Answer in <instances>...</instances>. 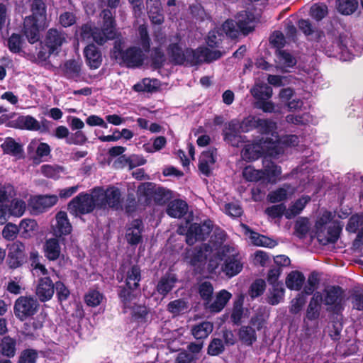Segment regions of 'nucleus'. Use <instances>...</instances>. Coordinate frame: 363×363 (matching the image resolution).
I'll list each match as a JSON object with an SVG mask.
<instances>
[{
    "mask_svg": "<svg viewBox=\"0 0 363 363\" xmlns=\"http://www.w3.org/2000/svg\"><path fill=\"white\" fill-rule=\"evenodd\" d=\"M104 296L99 291L93 289L89 290L84 296L85 303L90 307H96L100 305Z\"/></svg>",
    "mask_w": 363,
    "mask_h": 363,
    "instance_id": "680f3d73",
    "label": "nucleus"
},
{
    "mask_svg": "<svg viewBox=\"0 0 363 363\" xmlns=\"http://www.w3.org/2000/svg\"><path fill=\"white\" fill-rule=\"evenodd\" d=\"M40 304L37 298L33 296H21L14 303L13 313L21 321L33 317L38 311Z\"/></svg>",
    "mask_w": 363,
    "mask_h": 363,
    "instance_id": "1a4fd4ad",
    "label": "nucleus"
},
{
    "mask_svg": "<svg viewBox=\"0 0 363 363\" xmlns=\"http://www.w3.org/2000/svg\"><path fill=\"white\" fill-rule=\"evenodd\" d=\"M57 201L56 195H38L30 199L29 206L35 213H41L54 206Z\"/></svg>",
    "mask_w": 363,
    "mask_h": 363,
    "instance_id": "a211bd4d",
    "label": "nucleus"
},
{
    "mask_svg": "<svg viewBox=\"0 0 363 363\" xmlns=\"http://www.w3.org/2000/svg\"><path fill=\"white\" fill-rule=\"evenodd\" d=\"M263 172L269 181H276L281 174V168L272 161H264Z\"/></svg>",
    "mask_w": 363,
    "mask_h": 363,
    "instance_id": "a18cd8bd",
    "label": "nucleus"
},
{
    "mask_svg": "<svg viewBox=\"0 0 363 363\" xmlns=\"http://www.w3.org/2000/svg\"><path fill=\"white\" fill-rule=\"evenodd\" d=\"M7 261L11 269H16L26 262L25 245L22 242L16 241L12 244L9 248Z\"/></svg>",
    "mask_w": 363,
    "mask_h": 363,
    "instance_id": "dca6fc26",
    "label": "nucleus"
},
{
    "mask_svg": "<svg viewBox=\"0 0 363 363\" xmlns=\"http://www.w3.org/2000/svg\"><path fill=\"white\" fill-rule=\"evenodd\" d=\"M143 223L140 219H134L130 227L128 228L125 233V238L128 243L132 246L137 245L143 242L142 233L143 231Z\"/></svg>",
    "mask_w": 363,
    "mask_h": 363,
    "instance_id": "b1692460",
    "label": "nucleus"
},
{
    "mask_svg": "<svg viewBox=\"0 0 363 363\" xmlns=\"http://www.w3.org/2000/svg\"><path fill=\"white\" fill-rule=\"evenodd\" d=\"M345 291L338 286H330L324 290L323 303L326 306H333L335 309L341 307L344 298Z\"/></svg>",
    "mask_w": 363,
    "mask_h": 363,
    "instance_id": "6ab92c4d",
    "label": "nucleus"
},
{
    "mask_svg": "<svg viewBox=\"0 0 363 363\" xmlns=\"http://www.w3.org/2000/svg\"><path fill=\"white\" fill-rule=\"evenodd\" d=\"M148 16L153 24L161 25L164 20L161 2L160 0H147Z\"/></svg>",
    "mask_w": 363,
    "mask_h": 363,
    "instance_id": "393cba45",
    "label": "nucleus"
},
{
    "mask_svg": "<svg viewBox=\"0 0 363 363\" xmlns=\"http://www.w3.org/2000/svg\"><path fill=\"white\" fill-rule=\"evenodd\" d=\"M280 153L276 142L271 138H261L248 141L241 151V156L246 162H252L265 156L275 157Z\"/></svg>",
    "mask_w": 363,
    "mask_h": 363,
    "instance_id": "7ed1b4c3",
    "label": "nucleus"
},
{
    "mask_svg": "<svg viewBox=\"0 0 363 363\" xmlns=\"http://www.w3.org/2000/svg\"><path fill=\"white\" fill-rule=\"evenodd\" d=\"M202 47L194 50L186 48L185 63L191 66H196L202 63Z\"/></svg>",
    "mask_w": 363,
    "mask_h": 363,
    "instance_id": "37998d69",
    "label": "nucleus"
},
{
    "mask_svg": "<svg viewBox=\"0 0 363 363\" xmlns=\"http://www.w3.org/2000/svg\"><path fill=\"white\" fill-rule=\"evenodd\" d=\"M239 340L242 343L251 346L257 341L256 330L250 325H242L238 330Z\"/></svg>",
    "mask_w": 363,
    "mask_h": 363,
    "instance_id": "ea45409f",
    "label": "nucleus"
},
{
    "mask_svg": "<svg viewBox=\"0 0 363 363\" xmlns=\"http://www.w3.org/2000/svg\"><path fill=\"white\" fill-rule=\"evenodd\" d=\"M213 291L214 289L211 282L204 281L198 284L197 292L200 298L203 301L205 308L212 301Z\"/></svg>",
    "mask_w": 363,
    "mask_h": 363,
    "instance_id": "c9c22d12",
    "label": "nucleus"
},
{
    "mask_svg": "<svg viewBox=\"0 0 363 363\" xmlns=\"http://www.w3.org/2000/svg\"><path fill=\"white\" fill-rule=\"evenodd\" d=\"M232 297V294L225 289L220 290L216 296L214 301H211L206 307L211 312L219 313L225 306Z\"/></svg>",
    "mask_w": 363,
    "mask_h": 363,
    "instance_id": "c756f323",
    "label": "nucleus"
},
{
    "mask_svg": "<svg viewBox=\"0 0 363 363\" xmlns=\"http://www.w3.org/2000/svg\"><path fill=\"white\" fill-rule=\"evenodd\" d=\"M223 33L232 39L238 38L240 32L236 26L235 21L227 19L222 25Z\"/></svg>",
    "mask_w": 363,
    "mask_h": 363,
    "instance_id": "052dcab7",
    "label": "nucleus"
},
{
    "mask_svg": "<svg viewBox=\"0 0 363 363\" xmlns=\"http://www.w3.org/2000/svg\"><path fill=\"white\" fill-rule=\"evenodd\" d=\"M19 230H21L22 236L24 238L30 237V233L34 232L38 228V223L34 219H23L18 226Z\"/></svg>",
    "mask_w": 363,
    "mask_h": 363,
    "instance_id": "0e129e2a",
    "label": "nucleus"
},
{
    "mask_svg": "<svg viewBox=\"0 0 363 363\" xmlns=\"http://www.w3.org/2000/svg\"><path fill=\"white\" fill-rule=\"evenodd\" d=\"M157 186L152 182H144L141 183L137 190V195L139 199L144 198V203L150 204L155 194V189Z\"/></svg>",
    "mask_w": 363,
    "mask_h": 363,
    "instance_id": "f704fd0d",
    "label": "nucleus"
},
{
    "mask_svg": "<svg viewBox=\"0 0 363 363\" xmlns=\"http://www.w3.org/2000/svg\"><path fill=\"white\" fill-rule=\"evenodd\" d=\"M1 148L4 154L18 158H21L24 153L23 145L11 137L6 138L4 142L1 145Z\"/></svg>",
    "mask_w": 363,
    "mask_h": 363,
    "instance_id": "c85d7f7f",
    "label": "nucleus"
},
{
    "mask_svg": "<svg viewBox=\"0 0 363 363\" xmlns=\"http://www.w3.org/2000/svg\"><path fill=\"white\" fill-rule=\"evenodd\" d=\"M225 345L220 338H213L209 343L207 353L211 356H218L223 352Z\"/></svg>",
    "mask_w": 363,
    "mask_h": 363,
    "instance_id": "774afa93",
    "label": "nucleus"
},
{
    "mask_svg": "<svg viewBox=\"0 0 363 363\" xmlns=\"http://www.w3.org/2000/svg\"><path fill=\"white\" fill-rule=\"evenodd\" d=\"M97 203L95 194L81 192L69 202L67 209L72 215L75 216L85 215L93 212L95 208H98Z\"/></svg>",
    "mask_w": 363,
    "mask_h": 363,
    "instance_id": "6e6552de",
    "label": "nucleus"
},
{
    "mask_svg": "<svg viewBox=\"0 0 363 363\" xmlns=\"http://www.w3.org/2000/svg\"><path fill=\"white\" fill-rule=\"evenodd\" d=\"M213 324L208 321H203L199 324L195 325L191 329V333L197 340H202L208 336L213 331Z\"/></svg>",
    "mask_w": 363,
    "mask_h": 363,
    "instance_id": "79ce46f5",
    "label": "nucleus"
},
{
    "mask_svg": "<svg viewBox=\"0 0 363 363\" xmlns=\"http://www.w3.org/2000/svg\"><path fill=\"white\" fill-rule=\"evenodd\" d=\"M137 288H133L126 284L120 285L117 288V294L121 304V307L124 311L131 308L134 304V301L137 298L135 291Z\"/></svg>",
    "mask_w": 363,
    "mask_h": 363,
    "instance_id": "412c9836",
    "label": "nucleus"
},
{
    "mask_svg": "<svg viewBox=\"0 0 363 363\" xmlns=\"http://www.w3.org/2000/svg\"><path fill=\"white\" fill-rule=\"evenodd\" d=\"M224 38L225 35L222 30L214 29L208 32L206 42L211 48H221Z\"/></svg>",
    "mask_w": 363,
    "mask_h": 363,
    "instance_id": "c03bdc74",
    "label": "nucleus"
},
{
    "mask_svg": "<svg viewBox=\"0 0 363 363\" xmlns=\"http://www.w3.org/2000/svg\"><path fill=\"white\" fill-rule=\"evenodd\" d=\"M62 72L67 79L77 78L80 76L81 64L74 59L67 60L63 65Z\"/></svg>",
    "mask_w": 363,
    "mask_h": 363,
    "instance_id": "4c0bfd02",
    "label": "nucleus"
},
{
    "mask_svg": "<svg viewBox=\"0 0 363 363\" xmlns=\"http://www.w3.org/2000/svg\"><path fill=\"white\" fill-rule=\"evenodd\" d=\"M241 130L238 127V120L229 121L223 130V140L233 147H238L240 144L245 143L247 137L242 135Z\"/></svg>",
    "mask_w": 363,
    "mask_h": 363,
    "instance_id": "4468645a",
    "label": "nucleus"
},
{
    "mask_svg": "<svg viewBox=\"0 0 363 363\" xmlns=\"http://www.w3.org/2000/svg\"><path fill=\"white\" fill-rule=\"evenodd\" d=\"M303 274L299 271L291 272L286 278V286L290 290L300 291L305 282Z\"/></svg>",
    "mask_w": 363,
    "mask_h": 363,
    "instance_id": "72a5a7b5",
    "label": "nucleus"
},
{
    "mask_svg": "<svg viewBox=\"0 0 363 363\" xmlns=\"http://www.w3.org/2000/svg\"><path fill=\"white\" fill-rule=\"evenodd\" d=\"M184 259L193 267L195 274H201L205 269L207 256L202 246H195L185 250Z\"/></svg>",
    "mask_w": 363,
    "mask_h": 363,
    "instance_id": "9d476101",
    "label": "nucleus"
},
{
    "mask_svg": "<svg viewBox=\"0 0 363 363\" xmlns=\"http://www.w3.org/2000/svg\"><path fill=\"white\" fill-rule=\"evenodd\" d=\"M213 230L211 220H204L201 223H193L190 224L186 233V242L193 245L196 241L206 240Z\"/></svg>",
    "mask_w": 363,
    "mask_h": 363,
    "instance_id": "9b49d317",
    "label": "nucleus"
},
{
    "mask_svg": "<svg viewBox=\"0 0 363 363\" xmlns=\"http://www.w3.org/2000/svg\"><path fill=\"white\" fill-rule=\"evenodd\" d=\"M238 127L242 133H249L256 130L261 135H272L277 130V123L270 119H262L255 116L250 115L245 117Z\"/></svg>",
    "mask_w": 363,
    "mask_h": 363,
    "instance_id": "0eeeda50",
    "label": "nucleus"
},
{
    "mask_svg": "<svg viewBox=\"0 0 363 363\" xmlns=\"http://www.w3.org/2000/svg\"><path fill=\"white\" fill-rule=\"evenodd\" d=\"M30 9L31 14L23 21V33L30 44L40 40V32L45 27L47 5L43 0H32Z\"/></svg>",
    "mask_w": 363,
    "mask_h": 363,
    "instance_id": "f03ea898",
    "label": "nucleus"
},
{
    "mask_svg": "<svg viewBox=\"0 0 363 363\" xmlns=\"http://www.w3.org/2000/svg\"><path fill=\"white\" fill-rule=\"evenodd\" d=\"M55 218V223L52 226L53 235L64 241L65 237L72 233V225L65 211H58Z\"/></svg>",
    "mask_w": 363,
    "mask_h": 363,
    "instance_id": "2eb2a0df",
    "label": "nucleus"
},
{
    "mask_svg": "<svg viewBox=\"0 0 363 363\" xmlns=\"http://www.w3.org/2000/svg\"><path fill=\"white\" fill-rule=\"evenodd\" d=\"M235 21L240 32L243 35H247L254 31L255 26V16L250 11L244 10L237 13Z\"/></svg>",
    "mask_w": 363,
    "mask_h": 363,
    "instance_id": "f3484780",
    "label": "nucleus"
},
{
    "mask_svg": "<svg viewBox=\"0 0 363 363\" xmlns=\"http://www.w3.org/2000/svg\"><path fill=\"white\" fill-rule=\"evenodd\" d=\"M242 177L248 182H258L264 178V172L262 170H257L249 165L243 169Z\"/></svg>",
    "mask_w": 363,
    "mask_h": 363,
    "instance_id": "e2e57ef3",
    "label": "nucleus"
},
{
    "mask_svg": "<svg viewBox=\"0 0 363 363\" xmlns=\"http://www.w3.org/2000/svg\"><path fill=\"white\" fill-rule=\"evenodd\" d=\"M171 62L176 65L185 64L186 48L183 49L179 43H170L167 48Z\"/></svg>",
    "mask_w": 363,
    "mask_h": 363,
    "instance_id": "cd10ccee",
    "label": "nucleus"
},
{
    "mask_svg": "<svg viewBox=\"0 0 363 363\" xmlns=\"http://www.w3.org/2000/svg\"><path fill=\"white\" fill-rule=\"evenodd\" d=\"M55 293V284L50 277H45L39 279L35 294L41 302H46L50 300Z\"/></svg>",
    "mask_w": 363,
    "mask_h": 363,
    "instance_id": "aec40b11",
    "label": "nucleus"
},
{
    "mask_svg": "<svg viewBox=\"0 0 363 363\" xmlns=\"http://www.w3.org/2000/svg\"><path fill=\"white\" fill-rule=\"evenodd\" d=\"M250 93L257 101L268 99L272 96V88L267 84H256Z\"/></svg>",
    "mask_w": 363,
    "mask_h": 363,
    "instance_id": "a19ab883",
    "label": "nucleus"
},
{
    "mask_svg": "<svg viewBox=\"0 0 363 363\" xmlns=\"http://www.w3.org/2000/svg\"><path fill=\"white\" fill-rule=\"evenodd\" d=\"M311 201L309 196H303L297 199L286 211L285 217L291 219L298 214L303 210L306 204Z\"/></svg>",
    "mask_w": 363,
    "mask_h": 363,
    "instance_id": "58836bf2",
    "label": "nucleus"
},
{
    "mask_svg": "<svg viewBox=\"0 0 363 363\" xmlns=\"http://www.w3.org/2000/svg\"><path fill=\"white\" fill-rule=\"evenodd\" d=\"M128 309L131 310V317L134 320L138 322L147 321L150 310L145 305L134 303L132 305V308Z\"/></svg>",
    "mask_w": 363,
    "mask_h": 363,
    "instance_id": "8fccbe9b",
    "label": "nucleus"
},
{
    "mask_svg": "<svg viewBox=\"0 0 363 363\" xmlns=\"http://www.w3.org/2000/svg\"><path fill=\"white\" fill-rule=\"evenodd\" d=\"M96 199L98 202V208L104 209L107 207L118 211L123 209V198L121 189L115 186L110 185L104 189L103 187L93 189Z\"/></svg>",
    "mask_w": 363,
    "mask_h": 363,
    "instance_id": "39448f33",
    "label": "nucleus"
},
{
    "mask_svg": "<svg viewBox=\"0 0 363 363\" xmlns=\"http://www.w3.org/2000/svg\"><path fill=\"white\" fill-rule=\"evenodd\" d=\"M23 38L18 33H12L8 38L7 46L9 50L13 53H20L22 51Z\"/></svg>",
    "mask_w": 363,
    "mask_h": 363,
    "instance_id": "4d7b16f0",
    "label": "nucleus"
},
{
    "mask_svg": "<svg viewBox=\"0 0 363 363\" xmlns=\"http://www.w3.org/2000/svg\"><path fill=\"white\" fill-rule=\"evenodd\" d=\"M272 286V289L270 291L269 296H268V303L274 306L279 304L284 300L285 290L282 283Z\"/></svg>",
    "mask_w": 363,
    "mask_h": 363,
    "instance_id": "de8ad7c7",
    "label": "nucleus"
},
{
    "mask_svg": "<svg viewBox=\"0 0 363 363\" xmlns=\"http://www.w3.org/2000/svg\"><path fill=\"white\" fill-rule=\"evenodd\" d=\"M250 238L252 243L257 246L272 248L277 245L275 240L256 232L251 233Z\"/></svg>",
    "mask_w": 363,
    "mask_h": 363,
    "instance_id": "603ef678",
    "label": "nucleus"
},
{
    "mask_svg": "<svg viewBox=\"0 0 363 363\" xmlns=\"http://www.w3.org/2000/svg\"><path fill=\"white\" fill-rule=\"evenodd\" d=\"M67 35L64 30L52 28L46 32L42 43L57 55L61 51L62 45L67 43Z\"/></svg>",
    "mask_w": 363,
    "mask_h": 363,
    "instance_id": "ddd939ff",
    "label": "nucleus"
},
{
    "mask_svg": "<svg viewBox=\"0 0 363 363\" xmlns=\"http://www.w3.org/2000/svg\"><path fill=\"white\" fill-rule=\"evenodd\" d=\"M177 279L174 274H165L158 281L156 289L159 294L166 296L174 288Z\"/></svg>",
    "mask_w": 363,
    "mask_h": 363,
    "instance_id": "2f4dec72",
    "label": "nucleus"
},
{
    "mask_svg": "<svg viewBox=\"0 0 363 363\" xmlns=\"http://www.w3.org/2000/svg\"><path fill=\"white\" fill-rule=\"evenodd\" d=\"M140 45L143 52H149L150 50V38L147 28L141 25L138 28Z\"/></svg>",
    "mask_w": 363,
    "mask_h": 363,
    "instance_id": "338daca9",
    "label": "nucleus"
},
{
    "mask_svg": "<svg viewBox=\"0 0 363 363\" xmlns=\"http://www.w3.org/2000/svg\"><path fill=\"white\" fill-rule=\"evenodd\" d=\"M341 232V228L338 226H330L327 230V236L322 238L320 235H318V240L320 242L326 245L328 244H335L339 239Z\"/></svg>",
    "mask_w": 363,
    "mask_h": 363,
    "instance_id": "3c124183",
    "label": "nucleus"
},
{
    "mask_svg": "<svg viewBox=\"0 0 363 363\" xmlns=\"http://www.w3.org/2000/svg\"><path fill=\"white\" fill-rule=\"evenodd\" d=\"M142 279L141 269L139 265H132L126 272L125 284L133 288H140V282Z\"/></svg>",
    "mask_w": 363,
    "mask_h": 363,
    "instance_id": "e433bc0d",
    "label": "nucleus"
},
{
    "mask_svg": "<svg viewBox=\"0 0 363 363\" xmlns=\"http://www.w3.org/2000/svg\"><path fill=\"white\" fill-rule=\"evenodd\" d=\"M16 341L10 336H5L0 344L1 352L4 356L13 357L16 354Z\"/></svg>",
    "mask_w": 363,
    "mask_h": 363,
    "instance_id": "49530a36",
    "label": "nucleus"
},
{
    "mask_svg": "<svg viewBox=\"0 0 363 363\" xmlns=\"http://www.w3.org/2000/svg\"><path fill=\"white\" fill-rule=\"evenodd\" d=\"M297 25L306 36L314 35L313 40L318 43L322 42V39L325 37L324 31L314 28L308 19L301 18L298 21Z\"/></svg>",
    "mask_w": 363,
    "mask_h": 363,
    "instance_id": "bb28decb",
    "label": "nucleus"
},
{
    "mask_svg": "<svg viewBox=\"0 0 363 363\" xmlns=\"http://www.w3.org/2000/svg\"><path fill=\"white\" fill-rule=\"evenodd\" d=\"M6 126L28 130H39L40 128L39 122L30 115L19 116L16 119L9 121Z\"/></svg>",
    "mask_w": 363,
    "mask_h": 363,
    "instance_id": "4be33fe9",
    "label": "nucleus"
},
{
    "mask_svg": "<svg viewBox=\"0 0 363 363\" xmlns=\"http://www.w3.org/2000/svg\"><path fill=\"white\" fill-rule=\"evenodd\" d=\"M337 9L343 15L352 14L357 9V0H337Z\"/></svg>",
    "mask_w": 363,
    "mask_h": 363,
    "instance_id": "6e6d98bb",
    "label": "nucleus"
},
{
    "mask_svg": "<svg viewBox=\"0 0 363 363\" xmlns=\"http://www.w3.org/2000/svg\"><path fill=\"white\" fill-rule=\"evenodd\" d=\"M86 63L91 69H98L102 62V55L99 48L94 43H89L84 49Z\"/></svg>",
    "mask_w": 363,
    "mask_h": 363,
    "instance_id": "5701e85b",
    "label": "nucleus"
},
{
    "mask_svg": "<svg viewBox=\"0 0 363 363\" xmlns=\"http://www.w3.org/2000/svg\"><path fill=\"white\" fill-rule=\"evenodd\" d=\"M217 256L220 260L224 262L222 270L228 277H233L242 271L243 264L235 247L228 245H223L218 251Z\"/></svg>",
    "mask_w": 363,
    "mask_h": 363,
    "instance_id": "423d86ee",
    "label": "nucleus"
},
{
    "mask_svg": "<svg viewBox=\"0 0 363 363\" xmlns=\"http://www.w3.org/2000/svg\"><path fill=\"white\" fill-rule=\"evenodd\" d=\"M111 57L121 65L127 68L141 67L145 60V53L139 47L131 46L123 50L121 43L116 41Z\"/></svg>",
    "mask_w": 363,
    "mask_h": 363,
    "instance_id": "20e7f679",
    "label": "nucleus"
},
{
    "mask_svg": "<svg viewBox=\"0 0 363 363\" xmlns=\"http://www.w3.org/2000/svg\"><path fill=\"white\" fill-rule=\"evenodd\" d=\"M189 308L188 303L183 298H178L170 301L167 306V310L174 316L184 313Z\"/></svg>",
    "mask_w": 363,
    "mask_h": 363,
    "instance_id": "09e8293b",
    "label": "nucleus"
},
{
    "mask_svg": "<svg viewBox=\"0 0 363 363\" xmlns=\"http://www.w3.org/2000/svg\"><path fill=\"white\" fill-rule=\"evenodd\" d=\"M38 358V351L35 349L28 348L21 352L18 363H36Z\"/></svg>",
    "mask_w": 363,
    "mask_h": 363,
    "instance_id": "69168bd1",
    "label": "nucleus"
},
{
    "mask_svg": "<svg viewBox=\"0 0 363 363\" xmlns=\"http://www.w3.org/2000/svg\"><path fill=\"white\" fill-rule=\"evenodd\" d=\"M151 67L154 69H161L166 62V57L160 48H154L150 56Z\"/></svg>",
    "mask_w": 363,
    "mask_h": 363,
    "instance_id": "5fc2aeb1",
    "label": "nucleus"
},
{
    "mask_svg": "<svg viewBox=\"0 0 363 363\" xmlns=\"http://www.w3.org/2000/svg\"><path fill=\"white\" fill-rule=\"evenodd\" d=\"M160 82L157 79L144 78L133 85V89L136 92L152 93L158 90Z\"/></svg>",
    "mask_w": 363,
    "mask_h": 363,
    "instance_id": "473e14b6",
    "label": "nucleus"
},
{
    "mask_svg": "<svg viewBox=\"0 0 363 363\" xmlns=\"http://www.w3.org/2000/svg\"><path fill=\"white\" fill-rule=\"evenodd\" d=\"M102 18L101 28L94 26L89 23L83 24L81 27V38L84 40H93L99 45H104L107 41L116 38V21L113 12L108 9H103L100 13Z\"/></svg>",
    "mask_w": 363,
    "mask_h": 363,
    "instance_id": "f257e3e1",
    "label": "nucleus"
},
{
    "mask_svg": "<svg viewBox=\"0 0 363 363\" xmlns=\"http://www.w3.org/2000/svg\"><path fill=\"white\" fill-rule=\"evenodd\" d=\"M59 238H49L45 240L43 250L45 257L50 261L57 260L61 254V247Z\"/></svg>",
    "mask_w": 363,
    "mask_h": 363,
    "instance_id": "a878e982",
    "label": "nucleus"
},
{
    "mask_svg": "<svg viewBox=\"0 0 363 363\" xmlns=\"http://www.w3.org/2000/svg\"><path fill=\"white\" fill-rule=\"evenodd\" d=\"M188 211V205L185 201L174 199L167 206V213L172 218H180L184 216Z\"/></svg>",
    "mask_w": 363,
    "mask_h": 363,
    "instance_id": "7c9ffc66",
    "label": "nucleus"
},
{
    "mask_svg": "<svg viewBox=\"0 0 363 363\" xmlns=\"http://www.w3.org/2000/svg\"><path fill=\"white\" fill-rule=\"evenodd\" d=\"M363 228V213H354L350 216L346 225V230L350 233H356Z\"/></svg>",
    "mask_w": 363,
    "mask_h": 363,
    "instance_id": "864d4df0",
    "label": "nucleus"
},
{
    "mask_svg": "<svg viewBox=\"0 0 363 363\" xmlns=\"http://www.w3.org/2000/svg\"><path fill=\"white\" fill-rule=\"evenodd\" d=\"M322 48L328 56H332L336 51L342 52L347 48V35L340 33L335 29H331L327 32V38L322 42Z\"/></svg>",
    "mask_w": 363,
    "mask_h": 363,
    "instance_id": "f8f14e48",
    "label": "nucleus"
},
{
    "mask_svg": "<svg viewBox=\"0 0 363 363\" xmlns=\"http://www.w3.org/2000/svg\"><path fill=\"white\" fill-rule=\"evenodd\" d=\"M172 191L164 187L158 186L155 189V194L152 200L157 205L163 206L169 202L172 198Z\"/></svg>",
    "mask_w": 363,
    "mask_h": 363,
    "instance_id": "13d9d810",
    "label": "nucleus"
},
{
    "mask_svg": "<svg viewBox=\"0 0 363 363\" xmlns=\"http://www.w3.org/2000/svg\"><path fill=\"white\" fill-rule=\"evenodd\" d=\"M328 13V6L325 4H314L310 9V16L317 21L323 20Z\"/></svg>",
    "mask_w": 363,
    "mask_h": 363,
    "instance_id": "bf43d9fd",
    "label": "nucleus"
}]
</instances>
